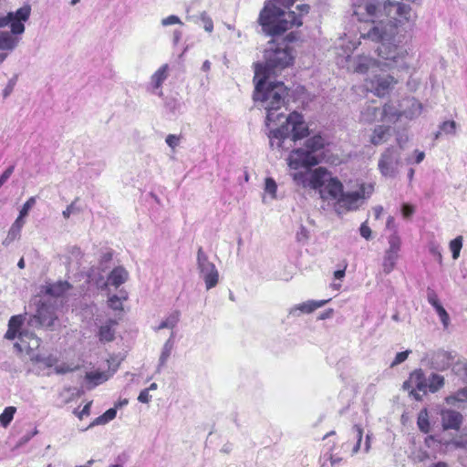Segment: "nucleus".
Listing matches in <instances>:
<instances>
[{
    "label": "nucleus",
    "instance_id": "obj_1",
    "mask_svg": "<svg viewBox=\"0 0 467 467\" xmlns=\"http://www.w3.org/2000/svg\"><path fill=\"white\" fill-rule=\"evenodd\" d=\"M352 16L369 29L408 27L417 18L410 5L392 0H362L355 6Z\"/></svg>",
    "mask_w": 467,
    "mask_h": 467
},
{
    "label": "nucleus",
    "instance_id": "obj_2",
    "mask_svg": "<svg viewBox=\"0 0 467 467\" xmlns=\"http://www.w3.org/2000/svg\"><path fill=\"white\" fill-rule=\"evenodd\" d=\"M264 67L254 71V99L258 102L265 111V124L269 126L271 123H275L280 120L284 114L279 110L285 106V99L288 96V88L283 82H269L263 71Z\"/></svg>",
    "mask_w": 467,
    "mask_h": 467
},
{
    "label": "nucleus",
    "instance_id": "obj_3",
    "mask_svg": "<svg viewBox=\"0 0 467 467\" xmlns=\"http://www.w3.org/2000/svg\"><path fill=\"white\" fill-rule=\"evenodd\" d=\"M267 36L271 37L270 47L265 51V63H256L254 71L264 67L263 71L266 77L275 74L276 70H281L291 66L294 62V56L290 44L296 40L295 32L291 31L285 36L286 31H265Z\"/></svg>",
    "mask_w": 467,
    "mask_h": 467
},
{
    "label": "nucleus",
    "instance_id": "obj_4",
    "mask_svg": "<svg viewBox=\"0 0 467 467\" xmlns=\"http://www.w3.org/2000/svg\"><path fill=\"white\" fill-rule=\"evenodd\" d=\"M296 0H270L260 13L259 22L267 29H290L293 26L299 27L303 25L302 15L309 12L308 5H300L296 8L300 15L294 11H285L284 8L291 6Z\"/></svg>",
    "mask_w": 467,
    "mask_h": 467
},
{
    "label": "nucleus",
    "instance_id": "obj_5",
    "mask_svg": "<svg viewBox=\"0 0 467 467\" xmlns=\"http://www.w3.org/2000/svg\"><path fill=\"white\" fill-rule=\"evenodd\" d=\"M309 129L304 119V116L297 111L291 112L285 119V122L279 128L270 130L268 137L272 149H283L286 139L291 138L296 141L307 137Z\"/></svg>",
    "mask_w": 467,
    "mask_h": 467
},
{
    "label": "nucleus",
    "instance_id": "obj_6",
    "mask_svg": "<svg viewBox=\"0 0 467 467\" xmlns=\"http://www.w3.org/2000/svg\"><path fill=\"white\" fill-rule=\"evenodd\" d=\"M309 186L318 190L322 199L338 201L343 192V184L324 167H318L312 171L309 179Z\"/></svg>",
    "mask_w": 467,
    "mask_h": 467
},
{
    "label": "nucleus",
    "instance_id": "obj_7",
    "mask_svg": "<svg viewBox=\"0 0 467 467\" xmlns=\"http://www.w3.org/2000/svg\"><path fill=\"white\" fill-rule=\"evenodd\" d=\"M373 192L374 184L358 182V190L348 192H344L343 191L340 198H338L337 204L346 211L357 210L360 203L368 198L373 193Z\"/></svg>",
    "mask_w": 467,
    "mask_h": 467
},
{
    "label": "nucleus",
    "instance_id": "obj_8",
    "mask_svg": "<svg viewBox=\"0 0 467 467\" xmlns=\"http://www.w3.org/2000/svg\"><path fill=\"white\" fill-rule=\"evenodd\" d=\"M388 248L382 258V270L384 274H390L396 267L401 251V238L396 229L387 237Z\"/></svg>",
    "mask_w": 467,
    "mask_h": 467
},
{
    "label": "nucleus",
    "instance_id": "obj_9",
    "mask_svg": "<svg viewBox=\"0 0 467 467\" xmlns=\"http://www.w3.org/2000/svg\"><path fill=\"white\" fill-rule=\"evenodd\" d=\"M383 34L387 35V31H368V37L373 36L380 38L381 41L376 48L379 57L387 61L396 63L400 57H404L406 51H402L400 47L389 41H385Z\"/></svg>",
    "mask_w": 467,
    "mask_h": 467
},
{
    "label": "nucleus",
    "instance_id": "obj_10",
    "mask_svg": "<svg viewBox=\"0 0 467 467\" xmlns=\"http://www.w3.org/2000/svg\"><path fill=\"white\" fill-rule=\"evenodd\" d=\"M403 389L409 390L410 396H411L417 401L422 400V395L427 393V379L421 368L414 369L409 379L404 381Z\"/></svg>",
    "mask_w": 467,
    "mask_h": 467
},
{
    "label": "nucleus",
    "instance_id": "obj_11",
    "mask_svg": "<svg viewBox=\"0 0 467 467\" xmlns=\"http://www.w3.org/2000/svg\"><path fill=\"white\" fill-rule=\"evenodd\" d=\"M197 263L200 272L203 275L206 288L214 287L218 284L219 274L214 264L209 261L202 247L199 248L197 253Z\"/></svg>",
    "mask_w": 467,
    "mask_h": 467
},
{
    "label": "nucleus",
    "instance_id": "obj_12",
    "mask_svg": "<svg viewBox=\"0 0 467 467\" xmlns=\"http://www.w3.org/2000/svg\"><path fill=\"white\" fill-rule=\"evenodd\" d=\"M31 14L29 5H25L16 12H9L0 17V27L10 26V29H25L24 22L27 21Z\"/></svg>",
    "mask_w": 467,
    "mask_h": 467
},
{
    "label": "nucleus",
    "instance_id": "obj_13",
    "mask_svg": "<svg viewBox=\"0 0 467 467\" xmlns=\"http://www.w3.org/2000/svg\"><path fill=\"white\" fill-rule=\"evenodd\" d=\"M318 159L310 150L296 149L293 150L288 157V165L291 169L310 168L318 164Z\"/></svg>",
    "mask_w": 467,
    "mask_h": 467
},
{
    "label": "nucleus",
    "instance_id": "obj_14",
    "mask_svg": "<svg viewBox=\"0 0 467 467\" xmlns=\"http://www.w3.org/2000/svg\"><path fill=\"white\" fill-rule=\"evenodd\" d=\"M398 159L393 148H387L379 161V169L384 176H393Z\"/></svg>",
    "mask_w": 467,
    "mask_h": 467
},
{
    "label": "nucleus",
    "instance_id": "obj_15",
    "mask_svg": "<svg viewBox=\"0 0 467 467\" xmlns=\"http://www.w3.org/2000/svg\"><path fill=\"white\" fill-rule=\"evenodd\" d=\"M396 83L397 81L391 76L376 77L375 79L369 80L370 88L378 97H384L389 94Z\"/></svg>",
    "mask_w": 467,
    "mask_h": 467
},
{
    "label": "nucleus",
    "instance_id": "obj_16",
    "mask_svg": "<svg viewBox=\"0 0 467 467\" xmlns=\"http://www.w3.org/2000/svg\"><path fill=\"white\" fill-rule=\"evenodd\" d=\"M441 426L444 431L460 430L463 421V416L462 413L453 410H443L441 412Z\"/></svg>",
    "mask_w": 467,
    "mask_h": 467
},
{
    "label": "nucleus",
    "instance_id": "obj_17",
    "mask_svg": "<svg viewBox=\"0 0 467 467\" xmlns=\"http://www.w3.org/2000/svg\"><path fill=\"white\" fill-rule=\"evenodd\" d=\"M35 317L43 327L53 326L54 322L57 318L54 307L45 303L38 306Z\"/></svg>",
    "mask_w": 467,
    "mask_h": 467
},
{
    "label": "nucleus",
    "instance_id": "obj_18",
    "mask_svg": "<svg viewBox=\"0 0 467 467\" xmlns=\"http://www.w3.org/2000/svg\"><path fill=\"white\" fill-rule=\"evenodd\" d=\"M24 31H1L0 32V50L1 51H8L12 50L19 42V36ZM1 54H5V52H1ZM7 56V54L5 53Z\"/></svg>",
    "mask_w": 467,
    "mask_h": 467
},
{
    "label": "nucleus",
    "instance_id": "obj_19",
    "mask_svg": "<svg viewBox=\"0 0 467 467\" xmlns=\"http://www.w3.org/2000/svg\"><path fill=\"white\" fill-rule=\"evenodd\" d=\"M118 325V322L114 319H109L106 324L101 325L99 327L97 337L100 343H109L112 342L115 339V327Z\"/></svg>",
    "mask_w": 467,
    "mask_h": 467
},
{
    "label": "nucleus",
    "instance_id": "obj_20",
    "mask_svg": "<svg viewBox=\"0 0 467 467\" xmlns=\"http://www.w3.org/2000/svg\"><path fill=\"white\" fill-rule=\"evenodd\" d=\"M129 277V273L122 266H117L109 273L108 283L116 288L124 284Z\"/></svg>",
    "mask_w": 467,
    "mask_h": 467
},
{
    "label": "nucleus",
    "instance_id": "obj_21",
    "mask_svg": "<svg viewBox=\"0 0 467 467\" xmlns=\"http://www.w3.org/2000/svg\"><path fill=\"white\" fill-rule=\"evenodd\" d=\"M72 285L67 281H58L46 286V294L54 297H60L64 296Z\"/></svg>",
    "mask_w": 467,
    "mask_h": 467
},
{
    "label": "nucleus",
    "instance_id": "obj_22",
    "mask_svg": "<svg viewBox=\"0 0 467 467\" xmlns=\"http://www.w3.org/2000/svg\"><path fill=\"white\" fill-rule=\"evenodd\" d=\"M169 76V65H162L150 78L152 88L159 89Z\"/></svg>",
    "mask_w": 467,
    "mask_h": 467
},
{
    "label": "nucleus",
    "instance_id": "obj_23",
    "mask_svg": "<svg viewBox=\"0 0 467 467\" xmlns=\"http://www.w3.org/2000/svg\"><path fill=\"white\" fill-rule=\"evenodd\" d=\"M25 224V221L23 218L17 217L12 226L10 227L7 236L4 241V244H10L14 242L16 238L20 236L21 230Z\"/></svg>",
    "mask_w": 467,
    "mask_h": 467
},
{
    "label": "nucleus",
    "instance_id": "obj_24",
    "mask_svg": "<svg viewBox=\"0 0 467 467\" xmlns=\"http://www.w3.org/2000/svg\"><path fill=\"white\" fill-rule=\"evenodd\" d=\"M377 61L368 57H358L354 65V71L357 73H366L368 70L376 66Z\"/></svg>",
    "mask_w": 467,
    "mask_h": 467
},
{
    "label": "nucleus",
    "instance_id": "obj_25",
    "mask_svg": "<svg viewBox=\"0 0 467 467\" xmlns=\"http://www.w3.org/2000/svg\"><path fill=\"white\" fill-rule=\"evenodd\" d=\"M390 128L389 126L379 125L376 127L370 138L373 145H379L386 140L387 135L389 134Z\"/></svg>",
    "mask_w": 467,
    "mask_h": 467
},
{
    "label": "nucleus",
    "instance_id": "obj_26",
    "mask_svg": "<svg viewBox=\"0 0 467 467\" xmlns=\"http://www.w3.org/2000/svg\"><path fill=\"white\" fill-rule=\"evenodd\" d=\"M444 385V377L436 373H432L427 379V390L435 393Z\"/></svg>",
    "mask_w": 467,
    "mask_h": 467
},
{
    "label": "nucleus",
    "instance_id": "obj_27",
    "mask_svg": "<svg viewBox=\"0 0 467 467\" xmlns=\"http://www.w3.org/2000/svg\"><path fill=\"white\" fill-rule=\"evenodd\" d=\"M330 299L326 300H309L305 303H302L296 306L297 309H299L303 313L310 314L314 312L316 309L325 306L327 302H329Z\"/></svg>",
    "mask_w": 467,
    "mask_h": 467
},
{
    "label": "nucleus",
    "instance_id": "obj_28",
    "mask_svg": "<svg viewBox=\"0 0 467 467\" xmlns=\"http://www.w3.org/2000/svg\"><path fill=\"white\" fill-rule=\"evenodd\" d=\"M417 425L419 430L423 433H429L431 431V423L429 419V411L426 408L422 409L417 418Z\"/></svg>",
    "mask_w": 467,
    "mask_h": 467
},
{
    "label": "nucleus",
    "instance_id": "obj_29",
    "mask_svg": "<svg viewBox=\"0 0 467 467\" xmlns=\"http://www.w3.org/2000/svg\"><path fill=\"white\" fill-rule=\"evenodd\" d=\"M325 146V140L320 135H315L306 141V147L308 150H310L313 154L314 152L322 150Z\"/></svg>",
    "mask_w": 467,
    "mask_h": 467
},
{
    "label": "nucleus",
    "instance_id": "obj_30",
    "mask_svg": "<svg viewBox=\"0 0 467 467\" xmlns=\"http://www.w3.org/2000/svg\"><path fill=\"white\" fill-rule=\"evenodd\" d=\"M128 295L125 291H120V296L116 295L110 296L108 300L109 306L113 310H123L122 301L127 300Z\"/></svg>",
    "mask_w": 467,
    "mask_h": 467
},
{
    "label": "nucleus",
    "instance_id": "obj_31",
    "mask_svg": "<svg viewBox=\"0 0 467 467\" xmlns=\"http://www.w3.org/2000/svg\"><path fill=\"white\" fill-rule=\"evenodd\" d=\"M116 415H117L116 409H114V408L109 409L102 415H100L98 418H96L91 425L94 426V425H103V424H106L109 421H110L113 419H115Z\"/></svg>",
    "mask_w": 467,
    "mask_h": 467
},
{
    "label": "nucleus",
    "instance_id": "obj_32",
    "mask_svg": "<svg viewBox=\"0 0 467 467\" xmlns=\"http://www.w3.org/2000/svg\"><path fill=\"white\" fill-rule=\"evenodd\" d=\"M16 411V407H6L4 411L0 414V424L3 427H7L14 419V415Z\"/></svg>",
    "mask_w": 467,
    "mask_h": 467
},
{
    "label": "nucleus",
    "instance_id": "obj_33",
    "mask_svg": "<svg viewBox=\"0 0 467 467\" xmlns=\"http://www.w3.org/2000/svg\"><path fill=\"white\" fill-rule=\"evenodd\" d=\"M173 349V342L168 339L163 345L161 354L160 357V366H164L171 355Z\"/></svg>",
    "mask_w": 467,
    "mask_h": 467
},
{
    "label": "nucleus",
    "instance_id": "obj_34",
    "mask_svg": "<svg viewBox=\"0 0 467 467\" xmlns=\"http://www.w3.org/2000/svg\"><path fill=\"white\" fill-rule=\"evenodd\" d=\"M451 444L456 449H463L467 451V431L462 432L459 436L447 442V445Z\"/></svg>",
    "mask_w": 467,
    "mask_h": 467
},
{
    "label": "nucleus",
    "instance_id": "obj_35",
    "mask_svg": "<svg viewBox=\"0 0 467 467\" xmlns=\"http://www.w3.org/2000/svg\"><path fill=\"white\" fill-rule=\"evenodd\" d=\"M462 247V236H457L450 242V249L452 254L453 259H457L460 255L461 249Z\"/></svg>",
    "mask_w": 467,
    "mask_h": 467
},
{
    "label": "nucleus",
    "instance_id": "obj_36",
    "mask_svg": "<svg viewBox=\"0 0 467 467\" xmlns=\"http://www.w3.org/2000/svg\"><path fill=\"white\" fill-rule=\"evenodd\" d=\"M86 379L93 382L94 385H99L107 380V377L104 372L92 371L86 374Z\"/></svg>",
    "mask_w": 467,
    "mask_h": 467
},
{
    "label": "nucleus",
    "instance_id": "obj_37",
    "mask_svg": "<svg viewBox=\"0 0 467 467\" xmlns=\"http://www.w3.org/2000/svg\"><path fill=\"white\" fill-rule=\"evenodd\" d=\"M265 192L269 193L272 198L276 197L277 184L273 178L268 177L265 179Z\"/></svg>",
    "mask_w": 467,
    "mask_h": 467
},
{
    "label": "nucleus",
    "instance_id": "obj_38",
    "mask_svg": "<svg viewBox=\"0 0 467 467\" xmlns=\"http://www.w3.org/2000/svg\"><path fill=\"white\" fill-rule=\"evenodd\" d=\"M36 204V197H30L22 206L21 210L19 211L18 217L25 218L29 210Z\"/></svg>",
    "mask_w": 467,
    "mask_h": 467
},
{
    "label": "nucleus",
    "instance_id": "obj_39",
    "mask_svg": "<svg viewBox=\"0 0 467 467\" xmlns=\"http://www.w3.org/2000/svg\"><path fill=\"white\" fill-rule=\"evenodd\" d=\"M354 431L356 432L357 442H356L355 446L353 447L352 451H353V453H357L360 448V444H361V441H362V437H363V429L360 425H355Z\"/></svg>",
    "mask_w": 467,
    "mask_h": 467
},
{
    "label": "nucleus",
    "instance_id": "obj_40",
    "mask_svg": "<svg viewBox=\"0 0 467 467\" xmlns=\"http://www.w3.org/2000/svg\"><path fill=\"white\" fill-rule=\"evenodd\" d=\"M434 308H435L438 316L440 317L441 323L443 324V326L445 327H447L449 325V322H450V317H449L447 311L441 305H439L438 306H436Z\"/></svg>",
    "mask_w": 467,
    "mask_h": 467
},
{
    "label": "nucleus",
    "instance_id": "obj_41",
    "mask_svg": "<svg viewBox=\"0 0 467 467\" xmlns=\"http://www.w3.org/2000/svg\"><path fill=\"white\" fill-rule=\"evenodd\" d=\"M23 322L24 319L22 316H13L8 322V327L18 332L23 325Z\"/></svg>",
    "mask_w": 467,
    "mask_h": 467
},
{
    "label": "nucleus",
    "instance_id": "obj_42",
    "mask_svg": "<svg viewBox=\"0 0 467 467\" xmlns=\"http://www.w3.org/2000/svg\"><path fill=\"white\" fill-rule=\"evenodd\" d=\"M441 130L446 134H454L456 130V122L454 120L444 121L441 125Z\"/></svg>",
    "mask_w": 467,
    "mask_h": 467
},
{
    "label": "nucleus",
    "instance_id": "obj_43",
    "mask_svg": "<svg viewBox=\"0 0 467 467\" xmlns=\"http://www.w3.org/2000/svg\"><path fill=\"white\" fill-rule=\"evenodd\" d=\"M161 25L162 26L166 27V26H175V25L182 26V23L177 16L171 15L166 18H163L161 20Z\"/></svg>",
    "mask_w": 467,
    "mask_h": 467
},
{
    "label": "nucleus",
    "instance_id": "obj_44",
    "mask_svg": "<svg viewBox=\"0 0 467 467\" xmlns=\"http://www.w3.org/2000/svg\"><path fill=\"white\" fill-rule=\"evenodd\" d=\"M200 26L203 27V29H213V23L212 18L205 13H202L200 16Z\"/></svg>",
    "mask_w": 467,
    "mask_h": 467
},
{
    "label": "nucleus",
    "instance_id": "obj_45",
    "mask_svg": "<svg viewBox=\"0 0 467 467\" xmlns=\"http://www.w3.org/2000/svg\"><path fill=\"white\" fill-rule=\"evenodd\" d=\"M427 299H428V302L433 307H436L439 305H441L436 292L433 289H431V288H428V290H427Z\"/></svg>",
    "mask_w": 467,
    "mask_h": 467
},
{
    "label": "nucleus",
    "instance_id": "obj_46",
    "mask_svg": "<svg viewBox=\"0 0 467 467\" xmlns=\"http://www.w3.org/2000/svg\"><path fill=\"white\" fill-rule=\"evenodd\" d=\"M409 354H410L409 350L399 352L396 355L394 360L391 362L390 367H395V366L404 362L408 358Z\"/></svg>",
    "mask_w": 467,
    "mask_h": 467
},
{
    "label": "nucleus",
    "instance_id": "obj_47",
    "mask_svg": "<svg viewBox=\"0 0 467 467\" xmlns=\"http://www.w3.org/2000/svg\"><path fill=\"white\" fill-rule=\"evenodd\" d=\"M378 111L377 108H368L365 112H363V119L367 122H372L376 119V112Z\"/></svg>",
    "mask_w": 467,
    "mask_h": 467
},
{
    "label": "nucleus",
    "instance_id": "obj_48",
    "mask_svg": "<svg viewBox=\"0 0 467 467\" xmlns=\"http://www.w3.org/2000/svg\"><path fill=\"white\" fill-rule=\"evenodd\" d=\"M360 235L366 240H369L372 235V231L367 222L361 223L359 228Z\"/></svg>",
    "mask_w": 467,
    "mask_h": 467
},
{
    "label": "nucleus",
    "instance_id": "obj_49",
    "mask_svg": "<svg viewBox=\"0 0 467 467\" xmlns=\"http://www.w3.org/2000/svg\"><path fill=\"white\" fill-rule=\"evenodd\" d=\"M456 401L467 402V388L459 389L452 397Z\"/></svg>",
    "mask_w": 467,
    "mask_h": 467
},
{
    "label": "nucleus",
    "instance_id": "obj_50",
    "mask_svg": "<svg viewBox=\"0 0 467 467\" xmlns=\"http://www.w3.org/2000/svg\"><path fill=\"white\" fill-rule=\"evenodd\" d=\"M391 110H392V107L389 104H385L382 109L381 120H385V119H389V115H390L391 117L399 116L398 114H396V112H392Z\"/></svg>",
    "mask_w": 467,
    "mask_h": 467
},
{
    "label": "nucleus",
    "instance_id": "obj_51",
    "mask_svg": "<svg viewBox=\"0 0 467 467\" xmlns=\"http://www.w3.org/2000/svg\"><path fill=\"white\" fill-rule=\"evenodd\" d=\"M177 319H178V314L176 315V317H172L171 319L167 318L166 320L162 321L159 325L158 328L162 329V328H166V327H173L177 322Z\"/></svg>",
    "mask_w": 467,
    "mask_h": 467
},
{
    "label": "nucleus",
    "instance_id": "obj_52",
    "mask_svg": "<svg viewBox=\"0 0 467 467\" xmlns=\"http://www.w3.org/2000/svg\"><path fill=\"white\" fill-rule=\"evenodd\" d=\"M179 141H180V137L179 136H176V135H173V134H170L166 137V143L171 148V149H174L178 146L179 144Z\"/></svg>",
    "mask_w": 467,
    "mask_h": 467
},
{
    "label": "nucleus",
    "instance_id": "obj_53",
    "mask_svg": "<svg viewBox=\"0 0 467 467\" xmlns=\"http://www.w3.org/2000/svg\"><path fill=\"white\" fill-rule=\"evenodd\" d=\"M151 396L149 393V389H142L138 397V400L141 403H149Z\"/></svg>",
    "mask_w": 467,
    "mask_h": 467
},
{
    "label": "nucleus",
    "instance_id": "obj_54",
    "mask_svg": "<svg viewBox=\"0 0 467 467\" xmlns=\"http://www.w3.org/2000/svg\"><path fill=\"white\" fill-rule=\"evenodd\" d=\"M15 166L8 167L1 175H0V182L4 184L14 172Z\"/></svg>",
    "mask_w": 467,
    "mask_h": 467
},
{
    "label": "nucleus",
    "instance_id": "obj_55",
    "mask_svg": "<svg viewBox=\"0 0 467 467\" xmlns=\"http://www.w3.org/2000/svg\"><path fill=\"white\" fill-rule=\"evenodd\" d=\"M401 212H402V215L405 218H409L410 216H411L414 213V207L410 204L404 203L402 205Z\"/></svg>",
    "mask_w": 467,
    "mask_h": 467
},
{
    "label": "nucleus",
    "instance_id": "obj_56",
    "mask_svg": "<svg viewBox=\"0 0 467 467\" xmlns=\"http://www.w3.org/2000/svg\"><path fill=\"white\" fill-rule=\"evenodd\" d=\"M90 407H91V401L88 402L84 407L83 409L81 410V411H79L78 413V417L79 418V420H82L84 418V416H88L90 414Z\"/></svg>",
    "mask_w": 467,
    "mask_h": 467
},
{
    "label": "nucleus",
    "instance_id": "obj_57",
    "mask_svg": "<svg viewBox=\"0 0 467 467\" xmlns=\"http://www.w3.org/2000/svg\"><path fill=\"white\" fill-rule=\"evenodd\" d=\"M347 264L344 265L342 269L334 272V276L337 279H342L346 274Z\"/></svg>",
    "mask_w": 467,
    "mask_h": 467
},
{
    "label": "nucleus",
    "instance_id": "obj_58",
    "mask_svg": "<svg viewBox=\"0 0 467 467\" xmlns=\"http://www.w3.org/2000/svg\"><path fill=\"white\" fill-rule=\"evenodd\" d=\"M17 333L18 332L16 330H14V329H11L10 327H8V329L5 335V337L7 339L13 340L16 337Z\"/></svg>",
    "mask_w": 467,
    "mask_h": 467
},
{
    "label": "nucleus",
    "instance_id": "obj_59",
    "mask_svg": "<svg viewBox=\"0 0 467 467\" xmlns=\"http://www.w3.org/2000/svg\"><path fill=\"white\" fill-rule=\"evenodd\" d=\"M334 314V310L332 308H328L327 309L326 311H324L320 316H319V319L321 320H324V319H327V318H330Z\"/></svg>",
    "mask_w": 467,
    "mask_h": 467
},
{
    "label": "nucleus",
    "instance_id": "obj_60",
    "mask_svg": "<svg viewBox=\"0 0 467 467\" xmlns=\"http://www.w3.org/2000/svg\"><path fill=\"white\" fill-rule=\"evenodd\" d=\"M415 153H416L415 162L416 163L421 162L423 161L424 157H425L424 152L423 151L416 150Z\"/></svg>",
    "mask_w": 467,
    "mask_h": 467
},
{
    "label": "nucleus",
    "instance_id": "obj_61",
    "mask_svg": "<svg viewBox=\"0 0 467 467\" xmlns=\"http://www.w3.org/2000/svg\"><path fill=\"white\" fill-rule=\"evenodd\" d=\"M434 441H436V440H435V437H434L433 435H429V436H427V437L425 438V440H424V442H425V444H426L428 447H430V446H431V442H434Z\"/></svg>",
    "mask_w": 467,
    "mask_h": 467
},
{
    "label": "nucleus",
    "instance_id": "obj_62",
    "mask_svg": "<svg viewBox=\"0 0 467 467\" xmlns=\"http://www.w3.org/2000/svg\"><path fill=\"white\" fill-rule=\"evenodd\" d=\"M329 460H330L331 465H336V464L339 463L342 459L338 458V457H335L334 455H331Z\"/></svg>",
    "mask_w": 467,
    "mask_h": 467
},
{
    "label": "nucleus",
    "instance_id": "obj_63",
    "mask_svg": "<svg viewBox=\"0 0 467 467\" xmlns=\"http://www.w3.org/2000/svg\"><path fill=\"white\" fill-rule=\"evenodd\" d=\"M374 212H375V216L378 219L381 215V213L383 212V208L381 206L375 207Z\"/></svg>",
    "mask_w": 467,
    "mask_h": 467
},
{
    "label": "nucleus",
    "instance_id": "obj_64",
    "mask_svg": "<svg viewBox=\"0 0 467 467\" xmlns=\"http://www.w3.org/2000/svg\"><path fill=\"white\" fill-rule=\"evenodd\" d=\"M431 467H449V465L445 462H438L431 464Z\"/></svg>",
    "mask_w": 467,
    "mask_h": 467
}]
</instances>
